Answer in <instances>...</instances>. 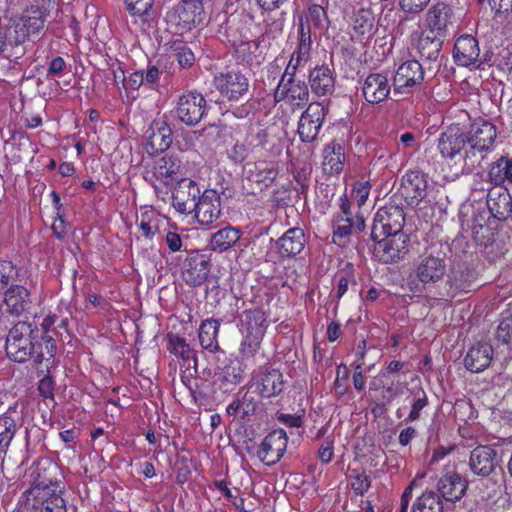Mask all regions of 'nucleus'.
<instances>
[{
    "mask_svg": "<svg viewBox=\"0 0 512 512\" xmlns=\"http://www.w3.org/2000/svg\"><path fill=\"white\" fill-rule=\"evenodd\" d=\"M110 76L112 77L113 84L117 89H120L121 86L124 88L126 78L124 70L119 62H115L110 65L107 77L109 78Z\"/></svg>",
    "mask_w": 512,
    "mask_h": 512,
    "instance_id": "052dcab7",
    "label": "nucleus"
},
{
    "mask_svg": "<svg viewBox=\"0 0 512 512\" xmlns=\"http://www.w3.org/2000/svg\"><path fill=\"white\" fill-rule=\"evenodd\" d=\"M206 111V100L201 93L189 91L179 96L175 114L179 121L195 126L203 118Z\"/></svg>",
    "mask_w": 512,
    "mask_h": 512,
    "instance_id": "9d476101",
    "label": "nucleus"
},
{
    "mask_svg": "<svg viewBox=\"0 0 512 512\" xmlns=\"http://www.w3.org/2000/svg\"><path fill=\"white\" fill-rule=\"evenodd\" d=\"M287 443L288 437L283 429L273 430L262 441L257 455L264 464L274 465L284 455Z\"/></svg>",
    "mask_w": 512,
    "mask_h": 512,
    "instance_id": "f3484780",
    "label": "nucleus"
},
{
    "mask_svg": "<svg viewBox=\"0 0 512 512\" xmlns=\"http://www.w3.org/2000/svg\"><path fill=\"white\" fill-rule=\"evenodd\" d=\"M147 144L152 151H164L172 144V129L162 120H154L146 132Z\"/></svg>",
    "mask_w": 512,
    "mask_h": 512,
    "instance_id": "2f4dec72",
    "label": "nucleus"
},
{
    "mask_svg": "<svg viewBox=\"0 0 512 512\" xmlns=\"http://www.w3.org/2000/svg\"><path fill=\"white\" fill-rule=\"evenodd\" d=\"M496 451L486 445L477 446L471 451L469 466L475 475L488 476L497 465Z\"/></svg>",
    "mask_w": 512,
    "mask_h": 512,
    "instance_id": "a878e982",
    "label": "nucleus"
},
{
    "mask_svg": "<svg viewBox=\"0 0 512 512\" xmlns=\"http://www.w3.org/2000/svg\"><path fill=\"white\" fill-rule=\"evenodd\" d=\"M354 31L360 36H370L374 30V17L370 10H359L353 22Z\"/></svg>",
    "mask_w": 512,
    "mask_h": 512,
    "instance_id": "3c124183",
    "label": "nucleus"
},
{
    "mask_svg": "<svg viewBox=\"0 0 512 512\" xmlns=\"http://www.w3.org/2000/svg\"><path fill=\"white\" fill-rule=\"evenodd\" d=\"M431 0H399L400 9L409 15L420 14Z\"/></svg>",
    "mask_w": 512,
    "mask_h": 512,
    "instance_id": "13d9d810",
    "label": "nucleus"
},
{
    "mask_svg": "<svg viewBox=\"0 0 512 512\" xmlns=\"http://www.w3.org/2000/svg\"><path fill=\"white\" fill-rule=\"evenodd\" d=\"M165 219L154 209H144L137 218V225L143 237L152 239Z\"/></svg>",
    "mask_w": 512,
    "mask_h": 512,
    "instance_id": "58836bf2",
    "label": "nucleus"
},
{
    "mask_svg": "<svg viewBox=\"0 0 512 512\" xmlns=\"http://www.w3.org/2000/svg\"><path fill=\"white\" fill-rule=\"evenodd\" d=\"M401 194L411 207H417L427 195V180L418 171H408L402 178Z\"/></svg>",
    "mask_w": 512,
    "mask_h": 512,
    "instance_id": "aec40b11",
    "label": "nucleus"
},
{
    "mask_svg": "<svg viewBox=\"0 0 512 512\" xmlns=\"http://www.w3.org/2000/svg\"><path fill=\"white\" fill-rule=\"evenodd\" d=\"M446 259L440 255L423 254L415 266V275L423 283L435 284L446 275Z\"/></svg>",
    "mask_w": 512,
    "mask_h": 512,
    "instance_id": "2eb2a0df",
    "label": "nucleus"
},
{
    "mask_svg": "<svg viewBox=\"0 0 512 512\" xmlns=\"http://www.w3.org/2000/svg\"><path fill=\"white\" fill-rule=\"evenodd\" d=\"M323 169L330 175L340 174L346 161L344 147L339 143L326 144L322 150Z\"/></svg>",
    "mask_w": 512,
    "mask_h": 512,
    "instance_id": "f704fd0d",
    "label": "nucleus"
},
{
    "mask_svg": "<svg viewBox=\"0 0 512 512\" xmlns=\"http://www.w3.org/2000/svg\"><path fill=\"white\" fill-rule=\"evenodd\" d=\"M384 236L382 240H376L375 256L383 263H393L400 260L406 253L407 236L404 233Z\"/></svg>",
    "mask_w": 512,
    "mask_h": 512,
    "instance_id": "6ab92c4d",
    "label": "nucleus"
},
{
    "mask_svg": "<svg viewBox=\"0 0 512 512\" xmlns=\"http://www.w3.org/2000/svg\"><path fill=\"white\" fill-rule=\"evenodd\" d=\"M452 16L451 8L444 2L433 4L426 12L424 25L430 34L445 37Z\"/></svg>",
    "mask_w": 512,
    "mask_h": 512,
    "instance_id": "393cba45",
    "label": "nucleus"
},
{
    "mask_svg": "<svg viewBox=\"0 0 512 512\" xmlns=\"http://www.w3.org/2000/svg\"><path fill=\"white\" fill-rule=\"evenodd\" d=\"M248 155V149L245 144L236 142L229 151L230 158L235 162H242Z\"/></svg>",
    "mask_w": 512,
    "mask_h": 512,
    "instance_id": "774afa93",
    "label": "nucleus"
},
{
    "mask_svg": "<svg viewBox=\"0 0 512 512\" xmlns=\"http://www.w3.org/2000/svg\"><path fill=\"white\" fill-rule=\"evenodd\" d=\"M241 235L240 229L226 226L212 234L210 239L211 249L220 253L225 252L238 242Z\"/></svg>",
    "mask_w": 512,
    "mask_h": 512,
    "instance_id": "4c0bfd02",
    "label": "nucleus"
},
{
    "mask_svg": "<svg viewBox=\"0 0 512 512\" xmlns=\"http://www.w3.org/2000/svg\"><path fill=\"white\" fill-rule=\"evenodd\" d=\"M177 183L178 186L172 194L173 206L182 214L191 213L193 205L201 196L200 189L196 182L190 179L181 178Z\"/></svg>",
    "mask_w": 512,
    "mask_h": 512,
    "instance_id": "b1692460",
    "label": "nucleus"
},
{
    "mask_svg": "<svg viewBox=\"0 0 512 512\" xmlns=\"http://www.w3.org/2000/svg\"><path fill=\"white\" fill-rule=\"evenodd\" d=\"M5 312L14 317H21L31 312L33 298L31 292L23 285H11L4 292Z\"/></svg>",
    "mask_w": 512,
    "mask_h": 512,
    "instance_id": "a211bd4d",
    "label": "nucleus"
},
{
    "mask_svg": "<svg viewBox=\"0 0 512 512\" xmlns=\"http://www.w3.org/2000/svg\"><path fill=\"white\" fill-rule=\"evenodd\" d=\"M466 133L458 126H449L437 140V149L444 159L455 163L471 159Z\"/></svg>",
    "mask_w": 512,
    "mask_h": 512,
    "instance_id": "423d86ee",
    "label": "nucleus"
},
{
    "mask_svg": "<svg viewBox=\"0 0 512 512\" xmlns=\"http://www.w3.org/2000/svg\"><path fill=\"white\" fill-rule=\"evenodd\" d=\"M165 243L171 252H178L183 246L181 236L178 233L172 231L166 233Z\"/></svg>",
    "mask_w": 512,
    "mask_h": 512,
    "instance_id": "338daca9",
    "label": "nucleus"
},
{
    "mask_svg": "<svg viewBox=\"0 0 512 512\" xmlns=\"http://www.w3.org/2000/svg\"><path fill=\"white\" fill-rule=\"evenodd\" d=\"M174 56L182 68L191 67L194 64L195 56L191 48L182 41H175L172 45Z\"/></svg>",
    "mask_w": 512,
    "mask_h": 512,
    "instance_id": "5fc2aeb1",
    "label": "nucleus"
},
{
    "mask_svg": "<svg viewBox=\"0 0 512 512\" xmlns=\"http://www.w3.org/2000/svg\"><path fill=\"white\" fill-rule=\"evenodd\" d=\"M334 455V442L332 440H325L318 450V458L324 464L329 463Z\"/></svg>",
    "mask_w": 512,
    "mask_h": 512,
    "instance_id": "69168bd1",
    "label": "nucleus"
},
{
    "mask_svg": "<svg viewBox=\"0 0 512 512\" xmlns=\"http://www.w3.org/2000/svg\"><path fill=\"white\" fill-rule=\"evenodd\" d=\"M251 386L263 398L275 397L283 391V374L275 368H259L253 374Z\"/></svg>",
    "mask_w": 512,
    "mask_h": 512,
    "instance_id": "ddd939ff",
    "label": "nucleus"
},
{
    "mask_svg": "<svg viewBox=\"0 0 512 512\" xmlns=\"http://www.w3.org/2000/svg\"><path fill=\"white\" fill-rule=\"evenodd\" d=\"M47 13L39 5L26 8L21 16L13 19L11 29L16 45L24 43L30 36L39 33L46 22Z\"/></svg>",
    "mask_w": 512,
    "mask_h": 512,
    "instance_id": "0eeeda50",
    "label": "nucleus"
},
{
    "mask_svg": "<svg viewBox=\"0 0 512 512\" xmlns=\"http://www.w3.org/2000/svg\"><path fill=\"white\" fill-rule=\"evenodd\" d=\"M511 195L507 189L500 187L488 193L487 205L491 213L498 219H505L512 213Z\"/></svg>",
    "mask_w": 512,
    "mask_h": 512,
    "instance_id": "c9c22d12",
    "label": "nucleus"
},
{
    "mask_svg": "<svg viewBox=\"0 0 512 512\" xmlns=\"http://www.w3.org/2000/svg\"><path fill=\"white\" fill-rule=\"evenodd\" d=\"M18 430L16 420L9 414L0 415V450L6 451Z\"/></svg>",
    "mask_w": 512,
    "mask_h": 512,
    "instance_id": "09e8293b",
    "label": "nucleus"
},
{
    "mask_svg": "<svg viewBox=\"0 0 512 512\" xmlns=\"http://www.w3.org/2000/svg\"><path fill=\"white\" fill-rule=\"evenodd\" d=\"M488 178L494 185H502L508 181L512 183V159L500 157L493 162L488 171Z\"/></svg>",
    "mask_w": 512,
    "mask_h": 512,
    "instance_id": "37998d69",
    "label": "nucleus"
},
{
    "mask_svg": "<svg viewBox=\"0 0 512 512\" xmlns=\"http://www.w3.org/2000/svg\"><path fill=\"white\" fill-rule=\"evenodd\" d=\"M312 49L311 29L308 24L300 23L298 26V45L293 54L306 63L310 60Z\"/></svg>",
    "mask_w": 512,
    "mask_h": 512,
    "instance_id": "49530a36",
    "label": "nucleus"
},
{
    "mask_svg": "<svg viewBox=\"0 0 512 512\" xmlns=\"http://www.w3.org/2000/svg\"><path fill=\"white\" fill-rule=\"evenodd\" d=\"M404 222V212L400 207L395 205L381 207L375 214L371 237L373 240H378L382 235L402 233Z\"/></svg>",
    "mask_w": 512,
    "mask_h": 512,
    "instance_id": "1a4fd4ad",
    "label": "nucleus"
},
{
    "mask_svg": "<svg viewBox=\"0 0 512 512\" xmlns=\"http://www.w3.org/2000/svg\"><path fill=\"white\" fill-rule=\"evenodd\" d=\"M205 12L199 10L187 1L180 0L166 13V22L176 33H184L192 30L204 19Z\"/></svg>",
    "mask_w": 512,
    "mask_h": 512,
    "instance_id": "6e6552de",
    "label": "nucleus"
},
{
    "mask_svg": "<svg viewBox=\"0 0 512 512\" xmlns=\"http://www.w3.org/2000/svg\"><path fill=\"white\" fill-rule=\"evenodd\" d=\"M496 337L502 343L512 346V313L503 317L498 325Z\"/></svg>",
    "mask_w": 512,
    "mask_h": 512,
    "instance_id": "4d7b16f0",
    "label": "nucleus"
},
{
    "mask_svg": "<svg viewBox=\"0 0 512 512\" xmlns=\"http://www.w3.org/2000/svg\"><path fill=\"white\" fill-rule=\"evenodd\" d=\"M497 132L493 124L489 122L475 123L471 126L467 135V144L471 158L476 152L488 151L492 148Z\"/></svg>",
    "mask_w": 512,
    "mask_h": 512,
    "instance_id": "412c9836",
    "label": "nucleus"
},
{
    "mask_svg": "<svg viewBox=\"0 0 512 512\" xmlns=\"http://www.w3.org/2000/svg\"><path fill=\"white\" fill-rule=\"evenodd\" d=\"M267 326L264 311L251 309L244 313L242 319L243 340L239 348L243 357H253L259 351Z\"/></svg>",
    "mask_w": 512,
    "mask_h": 512,
    "instance_id": "20e7f679",
    "label": "nucleus"
},
{
    "mask_svg": "<svg viewBox=\"0 0 512 512\" xmlns=\"http://www.w3.org/2000/svg\"><path fill=\"white\" fill-rule=\"evenodd\" d=\"M466 489L467 481L457 473H447L438 482L439 495L446 501L456 502L460 500Z\"/></svg>",
    "mask_w": 512,
    "mask_h": 512,
    "instance_id": "473e14b6",
    "label": "nucleus"
},
{
    "mask_svg": "<svg viewBox=\"0 0 512 512\" xmlns=\"http://www.w3.org/2000/svg\"><path fill=\"white\" fill-rule=\"evenodd\" d=\"M493 355V347L488 342H478L469 348L464 358V365L467 370L479 373L489 367Z\"/></svg>",
    "mask_w": 512,
    "mask_h": 512,
    "instance_id": "bb28decb",
    "label": "nucleus"
},
{
    "mask_svg": "<svg viewBox=\"0 0 512 512\" xmlns=\"http://www.w3.org/2000/svg\"><path fill=\"white\" fill-rule=\"evenodd\" d=\"M424 80V70L417 60H406L401 63L393 75L395 94H408L419 87Z\"/></svg>",
    "mask_w": 512,
    "mask_h": 512,
    "instance_id": "9b49d317",
    "label": "nucleus"
},
{
    "mask_svg": "<svg viewBox=\"0 0 512 512\" xmlns=\"http://www.w3.org/2000/svg\"><path fill=\"white\" fill-rule=\"evenodd\" d=\"M480 55L478 41L471 35H461L454 44L453 58L455 62L464 67L475 64Z\"/></svg>",
    "mask_w": 512,
    "mask_h": 512,
    "instance_id": "cd10ccee",
    "label": "nucleus"
},
{
    "mask_svg": "<svg viewBox=\"0 0 512 512\" xmlns=\"http://www.w3.org/2000/svg\"><path fill=\"white\" fill-rule=\"evenodd\" d=\"M350 485L356 494H364L370 487V480L366 473L357 472L351 476Z\"/></svg>",
    "mask_w": 512,
    "mask_h": 512,
    "instance_id": "bf43d9fd",
    "label": "nucleus"
},
{
    "mask_svg": "<svg viewBox=\"0 0 512 512\" xmlns=\"http://www.w3.org/2000/svg\"><path fill=\"white\" fill-rule=\"evenodd\" d=\"M219 332V322L214 319L204 320L199 327V342L202 348L210 352H216L219 349L217 336Z\"/></svg>",
    "mask_w": 512,
    "mask_h": 512,
    "instance_id": "ea45409f",
    "label": "nucleus"
},
{
    "mask_svg": "<svg viewBox=\"0 0 512 512\" xmlns=\"http://www.w3.org/2000/svg\"><path fill=\"white\" fill-rule=\"evenodd\" d=\"M197 223L211 228L221 216V198L215 190H205L193 205Z\"/></svg>",
    "mask_w": 512,
    "mask_h": 512,
    "instance_id": "f8f14e48",
    "label": "nucleus"
},
{
    "mask_svg": "<svg viewBox=\"0 0 512 512\" xmlns=\"http://www.w3.org/2000/svg\"><path fill=\"white\" fill-rule=\"evenodd\" d=\"M209 273V264L201 254L194 253L187 257L182 271L183 280L191 285L198 286L202 284Z\"/></svg>",
    "mask_w": 512,
    "mask_h": 512,
    "instance_id": "c85d7f7f",
    "label": "nucleus"
},
{
    "mask_svg": "<svg viewBox=\"0 0 512 512\" xmlns=\"http://www.w3.org/2000/svg\"><path fill=\"white\" fill-rule=\"evenodd\" d=\"M38 330L31 323L20 321L9 331L6 339V353L15 362H25L35 352V340Z\"/></svg>",
    "mask_w": 512,
    "mask_h": 512,
    "instance_id": "7ed1b4c3",
    "label": "nucleus"
},
{
    "mask_svg": "<svg viewBox=\"0 0 512 512\" xmlns=\"http://www.w3.org/2000/svg\"><path fill=\"white\" fill-rule=\"evenodd\" d=\"M182 175V162L175 153H166L156 157L146 171V180L154 188L170 187L178 182Z\"/></svg>",
    "mask_w": 512,
    "mask_h": 512,
    "instance_id": "39448f33",
    "label": "nucleus"
},
{
    "mask_svg": "<svg viewBox=\"0 0 512 512\" xmlns=\"http://www.w3.org/2000/svg\"><path fill=\"white\" fill-rule=\"evenodd\" d=\"M66 68L64 59L60 56L54 57L47 70V78L60 77Z\"/></svg>",
    "mask_w": 512,
    "mask_h": 512,
    "instance_id": "680f3d73",
    "label": "nucleus"
},
{
    "mask_svg": "<svg viewBox=\"0 0 512 512\" xmlns=\"http://www.w3.org/2000/svg\"><path fill=\"white\" fill-rule=\"evenodd\" d=\"M19 269L11 261L0 260V292L7 290L11 285H16Z\"/></svg>",
    "mask_w": 512,
    "mask_h": 512,
    "instance_id": "603ef678",
    "label": "nucleus"
},
{
    "mask_svg": "<svg viewBox=\"0 0 512 512\" xmlns=\"http://www.w3.org/2000/svg\"><path fill=\"white\" fill-rule=\"evenodd\" d=\"M442 37L425 30L418 39L417 50L422 57L436 60L442 47Z\"/></svg>",
    "mask_w": 512,
    "mask_h": 512,
    "instance_id": "79ce46f5",
    "label": "nucleus"
},
{
    "mask_svg": "<svg viewBox=\"0 0 512 512\" xmlns=\"http://www.w3.org/2000/svg\"><path fill=\"white\" fill-rule=\"evenodd\" d=\"M391 93L390 80L382 73L369 74L362 85V94L369 104L384 102Z\"/></svg>",
    "mask_w": 512,
    "mask_h": 512,
    "instance_id": "4be33fe9",
    "label": "nucleus"
},
{
    "mask_svg": "<svg viewBox=\"0 0 512 512\" xmlns=\"http://www.w3.org/2000/svg\"><path fill=\"white\" fill-rule=\"evenodd\" d=\"M243 374L244 371L239 361L231 360L222 368L219 374V378L222 382L221 388L225 391L230 390L231 387L236 386L242 381Z\"/></svg>",
    "mask_w": 512,
    "mask_h": 512,
    "instance_id": "a18cd8bd",
    "label": "nucleus"
},
{
    "mask_svg": "<svg viewBox=\"0 0 512 512\" xmlns=\"http://www.w3.org/2000/svg\"><path fill=\"white\" fill-rule=\"evenodd\" d=\"M428 405V397L424 391H418L411 403V410L406 422H413L420 418L421 411Z\"/></svg>",
    "mask_w": 512,
    "mask_h": 512,
    "instance_id": "6e6d98bb",
    "label": "nucleus"
},
{
    "mask_svg": "<svg viewBox=\"0 0 512 512\" xmlns=\"http://www.w3.org/2000/svg\"><path fill=\"white\" fill-rule=\"evenodd\" d=\"M284 20L281 18L267 21L262 35L258 38L261 44H264L265 50L279 46L283 36Z\"/></svg>",
    "mask_w": 512,
    "mask_h": 512,
    "instance_id": "a19ab883",
    "label": "nucleus"
},
{
    "mask_svg": "<svg viewBox=\"0 0 512 512\" xmlns=\"http://www.w3.org/2000/svg\"><path fill=\"white\" fill-rule=\"evenodd\" d=\"M365 227L363 217H344L336 215L333 219V242L338 246H345L353 230L362 231Z\"/></svg>",
    "mask_w": 512,
    "mask_h": 512,
    "instance_id": "7c9ffc66",
    "label": "nucleus"
},
{
    "mask_svg": "<svg viewBox=\"0 0 512 512\" xmlns=\"http://www.w3.org/2000/svg\"><path fill=\"white\" fill-rule=\"evenodd\" d=\"M144 82V73L142 71H135L129 75L125 80L124 89L128 92L130 90H138Z\"/></svg>",
    "mask_w": 512,
    "mask_h": 512,
    "instance_id": "e2e57ef3",
    "label": "nucleus"
},
{
    "mask_svg": "<svg viewBox=\"0 0 512 512\" xmlns=\"http://www.w3.org/2000/svg\"><path fill=\"white\" fill-rule=\"evenodd\" d=\"M216 89L229 100H239L249 87L248 79L237 70L220 72L213 79Z\"/></svg>",
    "mask_w": 512,
    "mask_h": 512,
    "instance_id": "4468645a",
    "label": "nucleus"
},
{
    "mask_svg": "<svg viewBox=\"0 0 512 512\" xmlns=\"http://www.w3.org/2000/svg\"><path fill=\"white\" fill-rule=\"evenodd\" d=\"M56 353V342L55 340L49 336L45 335L42 338V342L38 344L37 349L35 348L34 359L35 362L42 364L46 363V368H48L53 363V358Z\"/></svg>",
    "mask_w": 512,
    "mask_h": 512,
    "instance_id": "de8ad7c7",
    "label": "nucleus"
},
{
    "mask_svg": "<svg viewBox=\"0 0 512 512\" xmlns=\"http://www.w3.org/2000/svg\"><path fill=\"white\" fill-rule=\"evenodd\" d=\"M51 469L55 470V467L46 460L37 462L31 468L33 484L27 492V499L33 501L32 506L39 512H67L60 484L40 473V471L48 472Z\"/></svg>",
    "mask_w": 512,
    "mask_h": 512,
    "instance_id": "f257e3e1",
    "label": "nucleus"
},
{
    "mask_svg": "<svg viewBox=\"0 0 512 512\" xmlns=\"http://www.w3.org/2000/svg\"><path fill=\"white\" fill-rule=\"evenodd\" d=\"M411 512H444V503L438 493L425 491L417 497Z\"/></svg>",
    "mask_w": 512,
    "mask_h": 512,
    "instance_id": "c03bdc74",
    "label": "nucleus"
},
{
    "mask_svg": "<svg viewBox=\"0 0 512 512\" xmlns=\"http://www.w3.org/2000/svg\"><path fill=\"white\" fill-rule=\"evenodd\" d=\"M233 20H229L227 28V37L231 43L238 59L249 65H260L265 59L267 51L264 44L259 40H251V33L247 26L240 24L232 25Z\"/></svg>",
    "mask_w": 512,
    "mask_h": 512,
    "instance_id": "f03ea898",
    "label": "nucleus"
},
{
    "mask_svg": "<svg viewBox=\"0 0 512 512\" xmlns=\"http://www.w3.org/2000/svg\"><path fill=\"white\" fill-rule=\"evenodd\" d=\"M325 109L320 103H312L302 113L298 123V134L301 141L309 143L314 141L323 124Z\"/></svg>",
    "mask_w": 512,
    "mask_h": 512,
    "instance_id": "dca6fc26",
    "label": "nucleus"
},
{
    "mask_svg": "<svg viewBox=\"0 0 512 512\" xmlns=\"http://www.w3.org/2000/svg\"><path fill=\"white\" fill-rule=\"evenodd\" d=\"M275 100L285 101L293 108H299L309 100L308 87L301 80L279 82L275 91Z\"/></svg>",
    "mask_w": 512,
    "mask_h": 512,
    "instance_id": "5701e85b",
    "label": "nucleus"
},
{
    "mask_svg": "<svg viewBox=\"0 0 512 512\" xmlns=\"http://www.w3.org/2000/svg\"><path fill=\"white\" fill-rule=\"evenodd\" d=\"M306 235L299 227L288 229L278 240L277 248L281 256L294 257L300 254L306 245Z\"/></svg>",
    "mask_w": 512,
    "mask_h": 512,
    "instance_id": "c756f323",
    "label": "nucleus"
},
{
    "mask_svg": "<svg viewBox=\"0 0 512 512\" xmlns=\"http://www.w3.org/2000/svg\"><path fill=\"white\" fill-rule=\"evenodd\" d=\"M168 351L183 360H195V353L186 340L178 335H168Z\"/></svg>",
    "mask_w": 512,
    "mask_h": 512,
    "instance_id": "8fccbe9b",
    "label": "nucleus"
},
{
    "mask_svg": "<svg viewBox=\"0 0 512 512\" xmlns=\"http://www.w3.org/2000/svg\"><path fill=\"white\" fill-rule=\"evenodd\" d=\"M153 3L154 0H125L127 11L145 22L150 19Z\"/></svg>",
    "mask_w": 512,
    "mask_h": 512,
    "instance_id": "864d4df0",
    "label": "nucleus"
},
{
    "mask_svg": "<svg viewBox=\"0 0 512 512\" xmlns=\"http://www.w3.org/2000/svg\"><path fill=\"white\" fill-rule=\"evenodd\" d=\"M40 395L46 399L54 398V381L50 376H44L38 383Z\"/></svg>",
    "mask_w": 512,
    "mask_h": 512,
    "instance_id": "0e129e2a",
    "label": "nucleus"
},
{
    "mask_svg": "<svg viewBox=\"0 0 512 512\" xmlns=\"http://www.w3.org/2000/svg\"><path fill=\"white\" fill-rule=\"evenodd\" d=\"M277 175L278 168L273 162L259 161L249 170V179L260 185V189L271 186Z\"/></svg>",
    "mask_w": 512,
    "mask_h": 512,
    "instance_id": "e433bc0d",
    "label": "nucleus"
},
{
    "mask_svg": "<svg viewBox=\"0 0 512 512\" xmlns=\"http://www.w3.org/2000/svg\"><path fill=\"white\" fill-rule=\"evenodd\" d=\"M311 90L317 96L329 95L334 91L335 79L332 70L327 66H317L309 73Z\"/></svg>",
    "mask_w": 512,
    "mask_h": 512,
    "instance_id": "72a5a7b5",
    "label": "nucleus"
}]
</instances>
